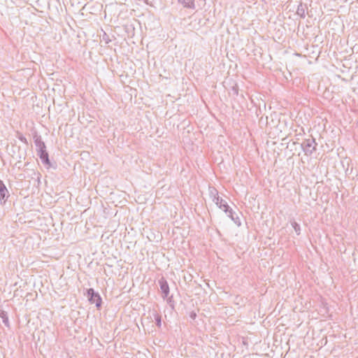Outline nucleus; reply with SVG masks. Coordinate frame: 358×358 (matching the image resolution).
Segmentation results:
<instances>
[{"instance_id": "f257e3e1", "label": "nucleus", "mask_w": 358, "mask_h": 358, "mask_svg": "<svg viewBox=\"0 0 358 358\" xmlns=\"http://www.w3.org/2000/svg\"><path fill=\"white\" fill-rule=\"evenodd\" d=\"M88 299L90 303H95L98 308H100L102 303L100 295L95 293L93 289H89L87 290Z\"/></svg>"}, {"instance_id": "f03ea898", "label": "nucleus", "mask_w": 358, "mask_h": 358, "mask_svg": "<svg viewBox=\"0 0 358 358\" xmlns=\"http://www.w3.org/2000/svg\"><path fill=\"white\" fill-rule=\"evenodd\" d=\"M8 190L1 181H0V199H5L7 197Z\"/></svg>"}, {"instance_id": "7ed1b4c3", "label": "nucleus", "mask_w": 358, "mask_h": 358, "mask_svg": "<svg viewBox=\"0 0 358 358\" xmlns=\"http://www.w3.org/2000/svg\"><path fill=\"white\" fill-rule=\"evenodd\" d=\"M161 289L163 290V292L165 293L166 295L168 294V293H169V286H168V285L166 282L164 283L163 285H162Z\"/></svg>"}, {"instance_id": "20e7f679", "label": "nucleus", "mask_w": 358, "mask_h": 358, "mask_svg": "<svg viewBox=\"0 0 358 358\" xmlns=\"http://www.w3.org/2000/svg\"><path fill=\"white\" fill-rule=\"evenodd\" d=\"M187 6H192L193 5V1L192 0H188L187 2H185Z\"/></svg>"}]
</instances>
